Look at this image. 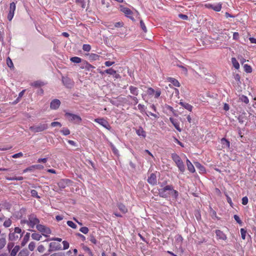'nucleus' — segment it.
Listing matches in <instances>:
<instances>
[{
	"label": "nucleus",
	"instance_id": "nucleus-49",
	"mask_svg": "<svg viewBox=\"0 0 256 256\" xmlns=\"http://www.w3.org/2000/svg\"><path fill=\"white\" fill-rule=\"evenodd\" d=\"M67 224L70 228H76V225L72 221L68 220L67 221Z\"/></svg>",
	"mask_w": 256,
	"mask_h": 256
},
{
	"label": "nucleus",
	"instance_id": "nucleus-15",
	"mask_svg": "<svg viewBox=\"0 0 256 256\" xmlns=\"http://www.w3.org/2000/svg\"><path fill=\"white\" fill-rule=\"evenodd\" d=\"M148 182L152 185H155L157 183L156 176L154 174H150L148 179Z\"/></svg>",
	"mask_w": 256,
	"mask_h": 256
},
{
	"label": "nucleus",
	"instance_id": "nucleus-48",
	"mask_svg": "<svg viewBox=\"0 0 256 256\" xmlns=\"http://www.w3.org/2000/svg\"><path fill=\"white\" fill-rule=\"evenodd\" d=\"M30 194L33 197H35L38 198H40V196L38 195L37 191L35 190H32L30 191Z\"/></svg>",
	"mask_w": 256,
	"mask_h": 256
},
{
	"label": "nucleus",
	"instance_id": "nucleus-23",
	"mask_svg": "<svg viewBox=\"0 0 256 256\" xmlns=\"http://www.w3.org/2000/svg\"><path fill=\"white\" fill-rule=\"evenodd\" d=\"M136 133L138 136H142V138L146 136V132L142 127H140L136 130Z\"/></svg>",
	"mask_w": 256,
	"mask_h": 256
},
{
	"label": "nucleus",
	"instance_id": "nucleus-63",
	"mask_svg": "<svg viewBox=\"0 0 256 256\" xmlns=\"http://www.w3.org/2000/svg\"><path fill=\"white\" fill-rule=\"evenodd\" d=\"M248 198H247V196H244V197H243L242 198V204L243 205H246L248 204Z\"/></svg>",
	"mask_w": 256,
	"mask_h": 256
},
{
	"label": "nucleus",
	"instance_id": "nucleus-27",
	"mask_svg": "<svg viewBox=\"0 0 256 256\" xmlns=\"http://www.w3.org/2000/svg\"><path fill=\"white\" fill-rule=\"evenodd\" d=\"M118 209L124 214H125L127 212L128 210L126 206L122 204H118Z\"/></svg>",
	"mask_w": 256,
	"mask_h": 256
},
{
	"label": "nucleus",
	"instance_id": "nucleus-52",
	"mask_svg": "<svg viewBox=\"0 0 256 256\" xmlns=\"http://www.w3.org/2000/svg\"><path fill=\"white\" fill-rule=\"evenodd\" d=\"M80 230L84 234H87L89 230L87 227L83 226L80 229Z\"/></svg>",
	"mask_w": 256,
	"mask_h": 256
},
{
	"label": "nucleus",
	"instance_id": "nucleus-11",
	"mask_svg": "<svg viewBox=\"0 0 256 256\" xmlns=\"http://www.w3.org/2000/svg\"><path fill=\"white\" fill-rule=\"evenodd\" d=\"M50 250L49 251L58 250H61L60 244L56 242H50L49 244Z\"/></svg>",
	"mask_w": 256,
	"mask_h": 256
},
{
	"label": "nucleus",
	"instance_id": "nucleus-47",
	"mask_svg": "<svg viewBox=\"0 0 256 256\" xmlns=\"http://www.w3.org/2000/svg\"><path fill=\"white\" fill-rule=\"evenodd\" d=\"M85 0H76V3L80 4L82 8H86Z\"/></svg>",
	"mask_w": 256,
	"mask_h": 256
},
{
	"label": "nucleus",
	"instance_id": "nucleus-38",
	"mask_svg": "<svg viewBox=\"0 0 256 256\" xmlns=\"http://www.w3.org/2000/svg\"><path fill=\"white\" fill-rule=\"evenodd\" d=\"M100 56L96 54H90V58L92 60H96L99 59Z\"/></svg>",
	"mask_w": 256,
	"mask_h": 256
},
{
	"label": "nucleus",
	"instance_id": "nucleus-51",
	"mask_svg": "<svg viewBox=\"0 0 256 256\" xmlns=\"http://www.w3.org/2000/svg\"><path fill=\"white\" fill-rule=\"evenodd\" d=\"M6 244V239L4 238H0V250Z\"/></svg>",
	"mask_w": 256,
	"mask_h": 256
},
{
	"label": "nucleus",
	"instance_id": "nucleus-32",
	"mask_svg": "<svg viewBox=\"0 0 256 256\" xmlns=\"http://www.w3.org/2000/svg\"><path fill=\"white\" fill-rule=\"evenodd\" d=\"M70 61L74 63H80L82 62L81 58L78 56L72 57L70 59Z\"/></svg>",
	"mask_w": 256,
	"mask_h": 256
},
{
	"label": "nucleus",
	"instance_id": "nucleus-21",
	"mask_svg": "<svg viewBox=\"0 0 256 256\" xmlns=\"http://www.w3.org/2000/svg\"><path fill=\"white\" fill-rule=\"evenodd\" d=\"M210 8L216 12H220L222 10V4L220 3L215 4H210Z\"/></svg>",
	"mask_w": 256,
	"mask_h": 256
},
{
	"label": "nucleus",
	"instance_id": "nucleus-41",
	"mask_svg": "<svg viewBox=\"0 0 256 256\" xmlns=\"http://www.w3.org/2000/svg\"><path fill=\"white\" fill-rule=\"evenodd\" d=\"M221 143L222 145L226 146L228 148L230 147V142L225 138H222Z\"/></svg>",
	"mask_w": 256,
	"mask_h": 256
},
{
	"label": "nucleus",
	"instance_id": "nucleus-33",
	"mask_svg": "<svg viewBox=\"0 0 256 256\" xmlns=\"http://www.w3.org/2000/svg\"><path fill=\"white\" fill-rule=\"evenodd\" d=\"M44 84V82L40 80L35 81L31 84L32 86L35 87H39L42 86H43Z\"/></svg>",
	"mask_w": 256,
	"mask_h": 256
},
{
	"label": "nucleus",
	"instance_id": "nucleus-42",
	"mask_svg": "<svg viewBox=\"0 0 256 256\" xmlns=\"http://www.w3.org/2000/svg\"><path fill=\"white\" fill-rule=\"evenodd\" d=\"M6 64H8V66L10 68H14V64L12 60L8 57L6 59Z\"/></svg>",
	"mask_w": 256,
	"mask_h": 256
},
{
	"label": "nucleus",
	"instance_id": "nucleus-31",
	"mask_svg": "<svg viewBox=\"0 0 256 256\" xmlns=\"http://www.w3.org/2000/svg\"><path fill=\"white\" fill-rule=\"evenodd\" d=\"M32 238L33 240H40L42 238V236L38 233L34 232L32 234Z\"/></svg>",
	"mask_w": 256,
	"mask_h": 256
},
{
	"label": "nucleus",
	"instance_id": "nucleus-43",
	"mask_svg": "<svg viewBox=\"0 0 256 256\" xmlns=\"http://www.w3.org/2000/svg\"><path fill=\"white\" fill-rule=\"evenodd\" d=\"M82 50L85 52H90L91 50V46L90 44H84L82 46Z\"/></svg>",
	"mask_w": 256,
	"mask_h": 256
},
{
	"label": "nucleus",
	"instance_id": "nucleus-4",
	"mask_svg": "<svg viewBox=\"0 0 256 256\" xmlns=\"http://www.w3.org/2000/svg\"><path fill=\"white\" fill-rule=\"evenodd\" d=\"M170 190H172V185H166L163 188L158 189L160 196L165 198H170Z\"/></svg>",
	"mask_w": 256,
	"mask_h": 256
},
{
	"label": "nucleus",
	"instance_id": "nucleus-1",
	"mask_svg": "<svg viewBox=\"0 0 256 256\" xmlns=\"http://www.w3.org/2000/svg\"><path fill=\"white\" fill-rule=\"evenodd\" d=\"M24 232H22V229L19 227H16L14 228V231L10 230V232L8 235V239L11 241H16L19 239H20L23 234Z\"/></svg>",
	"mask_w": 256,
	"mask_h": 256
},
{
	"label": "nucleus",
	"instance_id": "nucleus-17",
	"mask_svg": "<svg viewBox=\"0 0 256 256\" xmlns=\"http://www.w3.org/2000/svg\"><path fill=\"white\" fill-rule=\"evenodd\" d=\"M178 196V192L174 189L173 186L172 185V190H170V197H172L174 200H176Z\"/></svg>",
	"mask_w": 256,
	"mask_h": 256
},
{
	"label": "nucleus",
	"instance_id": "nucleus-13",
	"mask_svg": "<svg viewBox=\"0 0 256 256\" xmlns=\"http://www.w3.org/2000/svg\"><path fill=\"white\" fill-rule=\"evenodd\" d=\"M82 68H84L86 70L88 71H91L93 72H95L94 71H93V70L95 68V67L90 64L88 63L87 62L85 61L82 65L80 66Z\"/></svg>",
	"mask_w": 256,
	"mask_h": 256
},
{
	"label": "nucleus",
	"instance_id": "nucleus-29",
	"mask_svg": "<svg viewBox=\"0 0 256 256\" xmlns=\"http://www.w3.org/2000/svg\"><path fill=\"white\" fill-rule=\"evenodd\" d=\"M130 93L134 96H138V88L136 87H134L133 86H130Z\"/></svg>",
	"mask_w": 256,
	"mask_h": 256
},
{
	"label": "nucleus",
	"instance_id": "nucleus-9",
	"mask_svg": "<svg viewBox=\"0 0 256 256\" xmlns=\"http://www.w3.org/2000/svg\"><path fill=\"white\" fill-rule=\"evenodd\" d=\"M94 121L108 130H110L111 129V126L109 124L108 122L103 118H95Z\"/></svg>",
	"mask_w": 256,
	"mask_h": 256
},
{
	"label": "nucleus",
	"instance_id": "nucleus-14",
	"mask_svg": "<svg viewBox=\"0 0 256 256\" xmlns=\"http://www.w3.org/2000/svg\"><path fill=\"white\" fill-rule=\"evenodd\" d=\"M216 234L218 239L225 240L227 238L226 236L220 230H216Z\"/></svg>",
	"mask_w": 256,
	"mask_h": 256
},
{
	"label": "nucleus",
	"instance_id": "nucleus-64",
	"mask_svg": "<svg viewBox=\"0 0 256 256\" xmlns=\"http://www.w3.org/2000/svg\"><path fill=\"white\" fill-rule=\"evenodd\" d=\"M50 256H64V254L63 252H56L52 254Z\"/></svg>",
	"mask_w": 256,
	"mask_h": 256
},
{
	"label": "nucleus",
	"instance_id": "nucleus-44",
	"mask_svg": "<svg viewBox=\"0 0 256 256\" xmlns=\"http://www.w3.org/2000/svg\"><path fill=\"white\" fill-rule=\"evenodd\" d=\"M60 132H62L64 136H68L70 134V131L67 128H63L60 130Z\"/></svg>",
	"mask_w": 256,
	"mask_h": 256
},
{
	"label": "nucleus",
	"instance_id": "nucleus-16",
	"mask_svg": "<svg viewBox=\"0 0 256 256\" xmlns=\"http://www.w3.org/2000/svg\"><path fill=\"white\" fill-rule=\"evenodd\" d=\"M170 120L174 126V128L180 132L182 131V129L180 128L179 124V122L176 119L174 118H170Z\"/></svg>",
	"mask_w": 256,
	"mask_h": 256
},
{
	"label": "nucleus",
	"instance_id": "nucleus-36",
	"mask_svg": "<svg viewBox=\"0 0 256 256\" xmlns=\"http://www.w3.org/2000/svg\"><path fill=\"white\" fill-rule=\"evenodd\" d=\"M196 166L202 172H204L206 171L205 168L199 162L195 163Z\"/></svg>",
	"mask_w": 256,
	"mask_h": 256
},
{
	"label": "nucleus",
	"instance_id": "nucleus-7",
	"mask_svg": "<svg viewBox=\"0 0 256 256\" xmlns=\"http://www.w3.org/2000/svg\"><path fill=\"white\" fill-rule=\"evenodd\" d=\"M48 128V124H40L38 125L30 126V129L34 132H38L44 131Z\"/></svg>",
	"mask_w": 256,
	"mask_h": 256
},
{
	"label": "nucleus",
	"instance_id": "nucleus-37",
	"mask_svg": "<svg viewBox=\"0 0 256 256\" xmlns=\"http://www.w3.org/2000/svg\"><path fill=\"white\" fill-rule=\"evenodd\" d=\"M244 70L246 72L250 73L252 72V67L247 64H246L244 66Z\"/></svg>",
	"mask_w": 256,
	"mask_h": 256
},
{
	"label": "nucleus",
	"instance_id": "nucleus-56",
	"mask_svg": "<svg viewBox=\"0 0 256 256\" xmlns=\"http://www.w3.org/2000/svg\"><path fill=\"white\" fill-rule=\"evenodd\" d=\"M25 91H26V90H22V92H20L19 93L18 98L16 100V101L17 102L19 101L20 99L23 96Z\"/></svg>",
	"mask_w": 256,
	"mask_h": 256
},
{
	"label": "nucleus",
	"instance_id": "nucleus-26",
	"mask_svg": "<svg viewBox=\"0 0 256 256\" xmlns=\"http://www.w3.org/2000/svg\"><path fill=\"white\" fill-rule=\"evenodd\" d=\"M232 62L233 66L238 70L240 68V64L235 58H232Z\"/></svg>",
	"mask_w": 256,
	"mask_h": 256
},
{
	"label": "nucleus",
	"instance_id": "nucleus-24",
	"mask_svg": "<svg viewBox=\"0 0 256 256\" xmlns=\"http://www.w3.org/2000/svg\"><path fill=\"white\" fill-rule=\"evenodd\" d=\"M63 84L68 88H70L72 86L71 80L68 78H63L62 79Z\"/></svg>",
	"mask_w": 256,
	"mask_h": 256
},
{
	"label": "nucleus",
	"instance_id": "nucleus-45",
	"mask_svg": "<svg viewBox=\"0 0 256 256\" xmlns=\"http://www.w3.org/2000/svg\"><path fill=\"white\" fill-rule=\"evenodd\" d=\"M240 100L242 102H244L246 104H248L249 102L248 98L245 96H242L240 98Z\"/></svg>",
	"mask_w": 256,
	"mask_h": 256
},
{
	"label": "nucleus",
	"instance_id": "nucleus-58",
	"mask_svg": "<svg viewBox=\"0 0 256 256\" xmlns=\"http://www.w3.org/2000/svg\"><path fill=\"white\" fill-rule=\"evenodd\" d=\"M32 168L38 169V170H42L44 168V166L41 164H35L32 166Z\"/></svg>",
	"mask_w": 256,
	"mask_h": 256
},
{
	"label": "nucleus",
	"instance_id": "nucleus-30",
	"mask_svg": "<svg viewBox=\"0 0 256 256\" xmlns=\"http://www.w3.org/2000/svg\"><path fill=\"white\" fill-rule=\"evenodd\" d=\"M20 250V247L18 246H15L10 252V256H16Z\"/></svg>",
	"mask_w": 256,
	"mask_h": 256
},
{
	"label": "nucleus",
	"instance_id": "nucleus-20",
	"mask_svg": "<svg viewBox=\"0 0 256 256\" xmlns=\"http://www.w3.org/2000/svg\"><path fill=\"white\" fill-rule=\"evenodd\" d=\"M168 80L175 86L179 87L180 86V84L178 81L174 78H168Z\"/></svg>",
	"mask_w": 256,
	"mask_h": 256
},
{
	"label": "nucleus",
	"instance_id": "nucleus-10",
	"mask_svg": "<svg viewBox=\"0 0 256 256\" xmlns=\"http://www.w3.org/2000/svg\"><path fill=\"white\" fill-rule=\"evenodd\" d=\"M120 10L123 13H124L126 16L130 18L132 20H134V18L132 16V12L130 8L125 7L123 6H120Z\"/></svg>",
	"mask_w": 256,
	"mask_h": 256
},
{
	"label": "nucleus",
	"instance_id": "nucleus-8",
	"mask_svg": "<svg viewBox=\"0 0 256 256\" xmlns=\"http://www.w3.org/2000/svg\"><path fill=\"white\" fill-rule=\"evenodd\" d=\"M16 9V4L12 2L10 4L9 10L7 16V18L9 21H11L14 18V12Z\"/></svg>",
	"mask_w": 256,
	"mask_h": 256
},
{
	"label": "nucleus",
	"instance_id": "nucleus-55",
	"mask_svg": "<svg viewBox=\"0 0 256 256\" xmlns=\"http://www.w3.org/2000/svg\"><path fill=\"white\" fill-rule=\"evenodd\" d=\"M62 244H63V246H64V247H63L64 250H67L70 244H69V243L67 241L64 240L62 242Z\"/></svg>",
	"mask_w": 256,
	"mask_h": 256
},
{
	"label": "nucleus",
	"instance_id": "nucleus-2",
	"mask_svg": "<svg viewBox=\"0 0 256 256\" xmlns=\"http://www.w3.org/2000/svg\"><path fill=\"white\" fill-rule=\"evenodd\" d=\"M171 158L175 162L179 170L182 172H184L185 171V166L180 156L176 153H172L171 154Z\"/></svg>",
	"mask_w": 256,
	"mask_h": 256
},
{
	"label": "nucleus",
	"instance_id": "nucleus-28",
	"mask_svg": "<svg viewBox=\"0 0 256 256\" xmlns=\"http://www.w3.org/2000/svg\"><path fill=\"white\" fill-rule=\"evenodd\" d=\"M12 224V221L10 218H6L5 220L4 221L3 226L5 228H8L10 227Z\"/></svg>",
	"mask_w": 256,
	"mask_h": 256
},
{
	"label": "nucleus",
	"instance_id": "nucleus-22",
	"mask_svg": "<svg viewBox=\"0 0 256 256\" xmlns=\"http://www.w3.org/2000/svg\"><path fill=\"white\" fill-rule=\"evenodd\" d=\"M186 164L188 170L190 172L194 173L195 172L194 167L188 159L186 160Z\"/></svg>",
	"mask_w": 256,
	"mask_h": 256
},
{
	"label": "nucleus",
	"instance_id": "nucleus-25",
	"mask_svg": "<svg viewBox=\"0 0 256 256\" xmlns=\"http://www.w3.org/2000/svg\"><path fill=\"white\" fill-rule=\"evenodd\" d=\"M30 237V234L29 232H26V234L24 236L22 241V246H24L29 240Z\"/></svg>",
	"mask_w": 256,
	"mask_h": 256
},
{
	"label": "nucleus",
	"instance_id": "nucleus-12",
	"mask_svg": "<svg viewBox=\"0 0 256 256\" xmlns=\"http://www.w3.org/2000/svg\"><path fill=\"white\" fill-rule=\"evenodd\" d=\"M60 100L58 99H54L51 102L50 107L52 110H56L60 107Z\"/></svg>",
	"mask_w": 256,
	"mask_h": 256
},
{
	"label": "nucleus",
	"instance_id": "nucleus-18",
	"mask_svg": "<svg viewBox=\"0 0 256 256\" xmlns=\"http://www.w3.org/2000/svg\"><path fill=\"white\" fill-rule=\"evenodd\" d=\"M70 182L69 180L68 179H62L58 183V186L61 188H65L68 184V182Z\"/></svg>",
	"mask_w": 256,
	"mask_h": 256
},
{
	"label": "nucleus",
	"instance_id": "nucleus-46",
	"mask_svg": "<svg viewBox=\"0 0 256 256\" xmlns=\"http://www.w3.org/2000/svg\"><path fill=\"white\" fill-rule=\"evenodd\" d=\"M234 220L240 225V226H242V220H240V217L238 216V215H234Z\"/></svg>",
	"mask_w": 256,
	"mask_h": 256
},
{
	"label": "nucleus",
	"instance_id": "nucleus-39",
	"mask_svg": "<svg viewBox=\"0 0 256 256\" xmlns=\"http://www.w3.org/2000/svg\"><path fill=\"white\" fill-rule=\"evenodd\" d=\"M104 72L106 74H109L110 75H114L116 74V70L112 69V68H108L104 70Z\"/></svg>",
	"mask_w": 256,
	"mask_h": 256
},
{
	"label": "nucleus",
	"instance_id": "nucleus-19",
	"mask_svg": "<svg viewBox=\"0 0 256 256\" xmlns=\"http://www.w3.org/2000/svg\"><path fill=\"white\" fill-rule=\"evenodd\" d=\"M179 104L181 106H182L184 108L188 110V111H190V112L192 111L193 107L192 105L190 104H189L182 102L180 100Z\"/></svg>",
	"mask_w": 256,
	"mask_h": 256
},
{
	"label": "nucleus",
	"instance_id": "nucleus-40",
	"mask_svg": "<svg viewBox=\"0 0 256 256\" xmlns=\"http://www.w3.org/2000/svg\"><path fill=\"white\" fill-rule=\"evenodd\" d=\"M110 147H111V148H112V150L113 153L115 155L118 156V150H117V148L115 147V146L112 143L110 144Z\"/></svg>",
	"mask_w": 256,
	"mask_h": 256
},
{
	"label": "nucleus",
	"instance_id": "nucleus-3",
	"mask_svg": "<svg viewBox=\"0 0 256 256\" xmlns=\"http://www.w3.org/2000/svg\"><path fill=\"white\" fill-rule=\"evenodd\" d=\"M40 220L36 217V216L32 214L28 216V220L26 222V224L30 228H34L35 226L36 227L37 225H39Z\"/></svg>",
	"mask_w": 256,
	"mask_h": 256
},
{
	"label": "nucleus",
	"instance_id": "nucleus-6",
	"mask_svg": "<svg viewBox=\"0 0 256 256\" xmlns=\"http://www.w3.org/2000/svg\"><path fill=\"white\" fill-rule=\"evenodd\" d=\"M66 116L68 120L76 124H80L82 121L81 118L76 114H74L70 112H66Z\"/></svg>",
	"mask_w": 256,
	"mask_h": 256
},
{
	"label": "nucleus",
	"instance_id": "nucleus-60",
	"mask_svg": "<svg viewBox=\"0 0 256 256\" xmlns=\"http://www.w3.org/2000/svg\"><path fill=\"white\" fill-rule=\"evenodd\" d=\"M154 92H155V91H154V89H153L152 88H148L147 90V93L149 95L154 94Z\"/></svg>",
	"mask_w": 256,
	"mask_h": 256
},
{
	"label": "nucleus",
	"instance_id": "nucleus-62",
	"mask_svg": "<svg viewBox=\"0 0 256 256\" xmlns=\"http://www.w3.org/2000/svg\"><path fill=\"white\" fill-rule=\"evenodd\" d=\"M51 126L52 127H55L56 126H58L60 127L62 126V124L60 122H52L51 123Z\"/></svg>",
	"mask_w": 256,
	"mask_h": 256
},
{
	"label": "nucleus",
	"instance_id": "nucleus-53",
	"mask_svg": "<svg viewBox=\"0 0 256 256\" xmlns=\"http://www.w3.org/2000/svg\"><path fill=\"white\" fill-rule=\"evenodd\" d=\"M240 234H241V236H242V238L243 240H245L246 231L244 228H242L240 229Z\"/></svg>",
	"mask_w": 256,
	"mask_h": 256
},
{
	"label": "nucleus",
	"instance_id": "nucleus-34",
	"mask_svg": "<svg viewBox=\"0 0 256 256\" xmlns=\"http://www.w3.org/2000/svg\"><path fill=\"white\" fill-rule=\"evenodd\" d=\"M28 255L29 252L26 249L22 250L18 254V256H28Z\"/></svg>",
	"mask_w": 256,
	"mask_h": 256
},
{
	"label": "nucleus",
	"instance_id": "nucleus-5",
	"mask_svg": "<svg viewBox=\"0 0 256 256\" xmlns=\"http://www.w3.org/2000/svg\"><path fill=\"white\" fill-rule=\"evenodd\" d=\"M36 229L45 237H48L52 232L50 229L48 227L40 224L37 225Z\"/></svg>",
	"mask_w": 256,
	"mask_h": 256
},
{
	"label": "nucleus",
	"instance_id": "nucleus-57",
	"mask_svg": "<svg viewBox=\"0 0 256 256\" xmlns=\"http://www.w3.org/2000/svg\"><path fill=\"white\" fill-rule=\"evenodd\" d=\"M23 156V154L22 152L14 154L12 156V158H20Z\"/></svg>",
	"mask_w": 256,
	"mask_h": 256
},
{
	"label": "nucleus",
	"instance_id": "nucleus-35",
	"mask_svg": "<svg viewBox=\"0 0 256 256\" xmlns=\"http://www.w3.org/2000/svg\"><path fill=\"white\" fill-rule=\"evenodd\" d=\"M177 66L180 68L182 70V72L185 75L188 74V68L182 64H178Z\"/></svg>",
	"mask_w": 256,
	"mask_h": 256
},
{
	"label": "nucleus",
	"instance_id": "nucleus-54",
	"mask_svg": "<svg viewBox=\"0 0 256 256\" xmlns=\"http://www.w3.org/2000/svg\"><path fill=\"white\" fill-rule=\"evenodd\" d=\"M140 26L142 29L144 30V32H146L147 31L146 28L144 24V22L142 20H140Z\"/></svg>",
	"mask_w": 256,
	"mask_h": 256
},
{
	"label": "nucleus",
	"instance_id": "nucleus-50",
	"mask_svg": "<svg viewBox=\"0 0 256 256\" xmlns=\"http://www.w3.org/2000/svg\"><path fill=\"white\" fill-rule=\"evenodd\" d=\"M36 247V244L34 242H31L28 244V249L30 251H33Z\"/></svg>",
	"mask_w": 256,
	"mask_h": 256
},
{
	"label": "nucleus",
	"instance_id": "nucleus-61",
	"mask_svg": "<svg viewBox=\"0 0 256 256\" xmlns=\"http://www.w3.org/2000/svg\"><path fill=\"white\" fill-rule=\"evenodd\" d=\"M89 240L90 242H92L94 244H96L97 241H96V238H94V236L92 235L90 236Z\"/></svg>",
	"mask_w": 256,
	"mask_h": 256
},
{
	"label": "nucleus",
	"instance_id": "nucleus-59",
	"mask_svg": "<svg viewBox=\"0 0 256 256\" xmlns=\"http://www.w3.org/2000/svg\"><path fill=\"white\" fill-rule=\"evenodd\" d=\"M83 248L86 252H88L90 256H92V252L89 248L85 246Z\"/></svg>",
	"mask_w": 256,
	"mask_h": 256
}]
</instances>
